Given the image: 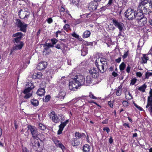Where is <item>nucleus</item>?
<instances>
[{
	"label": "nucleus",
	"mask_w": 152,
	"mask_h": 152,
	"mask_svg": "<svg viewBox=\"0 0 152 152\" xmlns=\"http://www.w3.org/2000/svg\"><path fill=\"white\" fill-rule=\"evenodd\" d=\"M42 74L41 72H38L35 74V75H34L33 76V78L34 79L37 78L40 79L41 78Z\"/></svg>",
	"instance_id": "nucleus-28"
},
{
	"label": "nucleus",
	"mask_w": 152,
	"mask_h": 152,
	"mask_svg": "<svg viewBox=\"0 0 152 152\" xmlns=\"http://www.w3.org/2000/svg\"><path fill=\"white\" fill-rule=\"evenodd\" d=\"M38 125V128L39 129L42 130H44L46 129V127L45 126L42 124L39 123V124Z\"/></svg>",
	"instance_id": "nucleus-31"
},
{
	"label": "nucleus",
	"mask_w": 152,
	"mask_h": 152,
	"mask_svg": "<svg viewBox=\"0 0 152 152\" xmlns=\"http://www.w3.org/2000/svg\"><path fill=\"white\" fill-rule=\"evenodd\" d=\"M51 41L53 45H55L56 43L58 42V40L55 38L51 39Z\"/></svg>",
	"instance_id": "nucleus-37"
},
{
	"label": "nucleus",
	"mask_w": 152,
	"mask_h": 152,
	"mask_svg": "<svg viewBox=\"0 0 152 152\" xmlns=\"http://www.w3.org/2000/svg\"><path fill=\"white\" fill-rule=\"evenodd\" d=\"M23 152H29V151L25 147L23 149Z\"/></svg>",
	"instance_id": "nucleus-64"
},
{
	"label": "nucleus",
	"mask_w": 152,
	"mask_h": 152,
	"mask_svg": "<svg viewBox=\"0 0 152 152\" xmlns=\"http://www.w3.org/2000/svg\"><path fill=\"white\" fill-rule=\"evenodd\" d=\"M108 141L110 144H112L113 143V139H112V137H110V138L109 139Z\"/></svg>",
	"instance_id": "nucleus-63"
},
{
	"label": "nucleus",
	"mask_w": 152,
	"mask_h": 152,
	"mask_svg": "<svg viewBox=\"0 0 152 152\" xmlns=\"http://www.w3.org/2000/svg\"><path fill=\"white\" fill-rule=\"evenodd\" d=\"M136 81L137 79L135 78L132 79L131 80L130 84L134 85L136 83Z\"/></svg>",
	"instance_id": "nucleus-42"
},
{
	"label": "nucleus",
	"mask_w": 152,
	"mask_h": 152,
	"mask_svg": "<svg viewBox=\"0 0 152 152\" xmlns=\"http://www.w3.org/2000/svg\"><path fill=\"white\" fill-rule=\"evenodd\" d=\"M51 45V44L50 43H46L45 44L43 45L44 47H46V46H48L50 48V47Z\"/></svg>",
	"instance_id": "nucleus-56"
},
{
	"label": "nucleus",
	"mask_w": 152,
	"mask_h": 152,
	"mask_svg": "<svg viewBox=\"0 0 152 152\" xmlns=\"http://www.w3.org/2000/svg\"><path fill=\"white\" fill-rule=\"evenodd\" d=\"M65 93L64 92L62 91L61 92L59 93V97L60 98V99H64V96H65Z\"/></svg>",
	"instance_id": "nucleus-32"
},
{
	"label": "nucleus",
	"mask_w": 152,
	"mask_h": 152,
	"mask_svg": "<svg viewBox=\"0 0 152 152\" xmlns=\"http://www.w3.org/2000/svg\"><path fill=\"white\" fill-rule=\"evenodd\" d=\"M34 88V86L31 83H28L26 85L25 89L23 91L25 94L31 91Z\"/></svg>",
	"instance_id": "nucleus-13"
},
{
	"label": "nucleus",
	"mask_w": 152,
	"mask_h": 152,
	"mask_svg": "<svg viewBox=\"0 0 152 152\" xmlns=\"http://www.w3.org/2000/svg\"><path fill=\"white\" fill-rule=\"evenodd\" d=\"M100 65H103L104 64L105 65H107V61H104V59H101L100 60Z\"/></svg>",
	"instance_id": "nucleus-35"
},
{
	"label": "nucleus",
	"mask_w": 152,
	"mask_h": 152,
	"mask_svg": "<svg viewBox=\"0 0 152 152\" xmlns=\"http://www.w3.org/2000/svg\"><path fill=\"white\" fill-rule=\"evenodd\" d=\"M112 21L113 24L115 27L118 28L119 31L124 30V25L123 23L115 19H113Z\"/></svg>",
	"instance_id": "nucleus-11"
},
{
	"label": "nucleus",
	"mask_w": 152,
	"mask_h": 152,
	"mask_svg": "<svg viewBox=\"0 0 152 152\" xmlns=\"http://www.w3.org/2000/svg\"><path fill=\"white\" fill-rule=\"evenodd\" d=\"M75 137L79 139L82 138L83 136H85V134L84 133H80L79 132H77L75 134Z\"/></svg>",
	"instance_id": "nucleus-21"
},
{
	"label": "nucleus",
	"mask_w": 152,
	"mask_h": 152,
	"mask_svg": "<svg viewBox=\"0 0 152 152\" xmlns=\"http://www.w3.org/2000/svg\"><path fill=\"white\" fill-rule=\"evenodd\" d=\"M69 120L68 119L66 120L64 122H61V124L64 126H66V124L69 122Z\"/></svg>",
	"instance_id": "nucleus-44"
},
{
	"label": "nucleus",
	"mask_w": 152,
	"mask_h": 152,
	"mask_svg": "<svg viewBox=\"0 0 152 152\" xmlns=\"http://www.w3.org/2000/svg\"><path fill=\"white\" fill-rule=\"evenodd\" d=\"M72 36L73 37H75L77 38H78L79 37V36L77 34L75 33H73L72 35Z\"/></svg>",
	"instance_id": "nucleus-48"
},
{
	"label": "nucleus",
	"mask_w": 152,
	"mask_h": 152,
	"mask_svg": "<svg viewBox=\"0 0 152 152\" xmlns=\"http://www.w3.org/2000/svg\"><path fill=\"white\" fill-rule=\"evenodd\" d=\"M27 128L28 131L26 133L28 135L29 134L28 132L29 131L32 135L31 138L38 137L37 136L39 134L37 129L36 127L31 125H29L27 126Z\"/></svg>",
	"instance_id": "nucleus-6"
},
{
	"label": "nucleus",
	"mask_w": 152,
	"mask_h": 152,
	"mask_svg": "<svg viewBox=\"0 0 152 152\" xmlns=\"http://www.w3.org/2000/svg\"><path fill=\"white\" fill-rule=\"evenodd\" d=\"M108 104L110 107L113 108V104L112 103L111 101H109L108 102Z\"/></svg>",
	"instance_id": "nucleus-59"
},
{
	"label": "nucleus",
	"mask_w": 152,
	"mask_h": 152,
	"mask_svg": "<svg viewBox=\"0 0 152 152\" xmlns=\"http://www.w3.org/2000/svg\"><path fill=\"white\" fill-rule=\"evenodd\" d=\"M31 95L32 94H26L24 96V98L26 99H27L29 98Z\"/></svg>",
	"instance_id": "nucleus-49"
},
{
	"label": "nucleus",
	"mask_w": 152,
	"mask_h": 152,
	"mask_svg": "<svg viewBox=\"0 0 152 152\" xmlns=\"http://www.w3.org/2000/svg\"><path fill=\"white\" fill-rule=\"evenodd\" d=\"M145 79H148L149 76H152V73L147 72L145 74Z\"/></svg>",
	"instance_id": "nucleus-34"
},
{
	"label": "nucleus",
	"mask_w": 152,
	"mask_h": 152,
	"mask_svg": "<svg viewBox=\"0 0 152 152\" xmlns=\"http://www.w3.org/2000/svg\"><path fill=\"white\" fill-rule=\"evenodd\" d=\"M79 2V0H72V3L76 5L78 4Z\"/></svg>",
	"instance_id": "nucleus-46"
},
{
	"label": "nucleus",
	"mask_w": 152,
	"mask_h": 152,
	"mask_svg": "<svg viewBox=\"0 0 152 152\" xmlns=\"http://www.w3.org/2000/svg\"><path fill=\"white\" fill-rule=\"evenodd\" d=\"M69 28V25L68 24H66L63 27V28L65 30H66Z\"/></svg>",
	"instance_id": "nucleus-45"
},
{
	"label": "nucleus",
	"mask_w": 152,
	"mask_h": 152,
	"mask_svg": "<svg viewBox=\"0 0 152 152\" xmlns=\"http://www.w3.org/2000/svg\"><path fill=\"white\" fill-rule=\"evenodd\" d=\"M141 10L138 9L136 11L134 9L128 8L124 12L125 16L129 20H133L135 18L136 19L137 15L140 12Z\"/></svg>",
	"instance_id": "nucleus-3"
},
{
	"label": "nucleus",
	"mask_w": 152,
	"mask_h": 152,
	"mask_svg": "<svg viewBox=\"0 0 152 152\" xmlns=\"http://www.w3.org/2000/svg\"><path fill=\"white\" fill-rule=\"evenodd\" d=\"M133 104H134V106L137 107L139 110H142V109L140 106L136 104L134 102H133Z\"/></svg>",
	"instance_id": "nucleus-39"
},
{
	"label": "nucleus",
	"mask_w": 152,
	"mask_h": 152,
	"mask_svg": "<svg viewBox=\"0 0 152 152\" xmlns=\"http://www.w3.org/2000/svg\"><path fill=\"white\" fill-rule=\"evenodd\" d=\"M136 20L137 21L138 25L139 26H145L147 22V19L145 16L144 13L142 10L136 16Z\"/></svg>",
	"instance_id": "nucleus-4"
},
{
	"label": "nucleus",
	"mask_w": 152,
	"mask_h": 152,
	"mask_svg": "<svg viewBox=\"0 0 152 152\" xmlns=\"http://www.w3.org/2000/svg\"><path fill=\"white\" fill-rule=\"evenodd\" d=\"M90 146L88 144L85 145L83 147V152H88L90 150Z\"/></svg>",
	"instance_id": "nucleus-20"
},
{
	"label": "nucleus",
	"mask_w": 152,
	"mask_h": 152,
	"mask_svg": "<svg viewBox=\"0 0 152 152\" xmlns=\"http://www.w3.org/2000/svg\"><path fill=\"white\" fill-rule=\"evenodd\" d=\"M63 130H62L61 129H60V128H59V129L57 132V134L58 135H59L61 134L62 133V131Z\"/></svg>",
	"instance_id": "nucleus-61"
},
{
	"label": "nucleus",
	"mask_w": 152,
	"mask_h": 152,
	"mask_svg": "<svg viewBox=\"0 0 152 152\" xmlns=\"http://www.w3.org/2000/svg\"><path fill=\"white\" fill-rule=\"evenodd\" d=\"M121 88L122 86H118L116 89V94L118 96H120L121 94Z\"/></svg>",
	"instance_id": "nucleus-26"
},
{
	"label": "nucleus",
	"mask_w": 152,
	"mask_h": 152,
	"mask_svg": "<svg viewBox=\"0 0 152 152\" xmlns=\"http://www.w3.org/2000/svg\"><path fill=\"white\" fill-rule=\"evenodd\" d=\"M53 21V20L51 18H48L47 20V22L49 23H51Z\"/></svg>",
	"instance_id": "nucleus-57"
},
{
	"label": "nucleus",
	"mask_w": 152,
	"mask_h": 152,
	"mask_svg": "<svg viewBox=\"0 0 152 152\" xmlns=\"http://www.w3.org/2000/svg\"><path fill=\"white\" fill-rule=\"evenodd\" d=\"M129 51L127 52H125L124 55L122 56V57L124 59L126 58L128 55Z\"/></svg>",
	"instance_id": "nucleus-38"
},
{
	"label": "nucleus",
	"mask_w": 152,
	"mask_h": 152,
	"mask_svg": "<svg viewBox=\"0 0 152 152\" xmlns=\"http://www.w3.org/2000/svg\"><path fill=\"white\" fill-rule=\"evenodd\" d=\"M126 67V64L124 62H122L119 66L120 69L121 71L124 70Z\"/></svg>",
	"instance_id": "nucleus-29"
},
{
	"label": "nucleus",
	"mask_w": 152,
	"mask_h": 152,
	"mask_svg": "<svg viewBox=\"0 0 152 152\" xmlns=\"http://www.w3.org/2000/svg\"><path fill=\"white\" fill-rule=\"evenodd\" d=\"M47 62L45 61H42L39 63L37 67V69L41 70L45 69L47 66Z\"/></svg>",
	"instance_id": "nucleus-17"
},
{
	"label": "nucleus",
	"mask_w": 152,
	"mask_h": 152,
	"mask_svg": "<svg viewBox=\"0 0 152 152\" xmlns=\"http://www.w3.org/2000/svg\"><path fill=\"white\" fill-rule=\"evenodd\" d=\"M123 126L126 127V126L128 127L129 128H130V126L129 125V124L128 123H125L123 124Z\"/></svg>",
	"instance_id": "nucleus-58"
},
{
	"label": "nucleus",
	"mask_w": 152,
	"mask_h": 152,
	"mask_svg": "<svg viewBox=\"0 0 152 152\" xmlns=\"http://www.w3.org/2000/svg\"><path fill=\"white\" fill-rule=\"evenodd\" d=\"M24 35L21 32H18L12 35V37H15L14 38V42L16 44V45L13 46L11 50L10 54H12L13 51L21 49L24 45L23 42L21 41Z\"/></svg>",
	"instance_id": "nucleus-2"
},
{
	"label": "nucleus",
	"mask_w": 152,
	"mask_h": 152,
	"mask_svg": "<svg viewBox=\"0 0 152 152\" xmlns=\"http://www.w3.org/2000/svg\"><path fill=\"white\" fill-rule=\"evenodd\" d=\"M112 75L114 77H116L118 76V74L115 72L113 71L112 74Z\"/></svg>",
	"instance_id": "nucleus-54"
},
{
	"label": "nucleus",
	"mask_w": 152,
	"mask_h": 152,
	"mask_svg": "<svg viewBox=\"0 0 152 152\" xmlns=\"http://www.w3.org/2000/svg\"><path fill=\"white\" fill-rule=\"evenodd\" d=\"M14 124L15 128V129H17L18 127V124L17 121H14Z\"/></svg>",
	"instance_id": "nucleus-50"
},
{
	"label": "nucleus",
	"mask_w": 152,
	"mask_h": 152,
	"mask_svg": "<svg viewBox=\"0 0 152 152\" xmlns=\"http://www.w3.org/2000/svg\"><path fill=\"white\" fill-rule=\"evenodd\" d=\"M31 104L34 106H37L39 104L38 100L35 99H32L31 101Z\"/></svg>",
	"instance_id": "nucleus-24"
},
{
	"label": "nucleus",
	"mask_w": 152,
	"mask_h": 152,
	"mask_svg": "<svg viewBox=\"0 0 152 152\" xmlns=\"http://www.w3.org/2000/svg\"><path fill=\"white\" fill-rule=\"evenodd\" d=\"M151 5V0H140L138 8L140 9H142L144 6L150 7V6H152Z\"/></svg>",
	"instance_id": "nucleus-10"
},
{
	"label": "nucleus",
	"mask_w": 152,
	"mask_h": 152,
	"mask_svg": "<svg viewBox=\"0 0 152 152\" xmlns=\"http://www.w3.org/2000/svg\"><path fill=\"white\" fill-rule=\"evenodd\" d=\"M79 139L77 138H74L73 139L72 141V144L74 146H76L80 144V142L79 140Z\"/></svg>",
	"instance_id": "nucleus-19"
},
{
	"label": "nucleus",
	"mask_w": 152,
	"mask_h": 152,
	"mask_svg": "<svg viewBox=\"0 0 152 152\" xmlns=\"http://www.w3.org/2000/svg\"><path fill=\"white\" fill-rule=\"evenodd\" d=\"M62 36H63L64 37H62L60 39V40L61 41H63L64 42H66V37L64 35H63Z\"/></svg>",
	"instance_id": "nucleus-41"
},
{
	"label": "nucleus",
	"mask_w": 152,
	"mask_h": 152,
	"mask_svg": "<svg viewBox=\"0 0 152 152\" xmlns=\"http://www.w3.org/2000/svg\"><path fill=\"white\" fill-rule=\"evenodd\" d=\"M81 55L83 56H85L86 53H87V51H85L84 49H83L81 50Z\"/></svg>",
	"instance_id": "nucleus-43"
},
{
	"label": "nucleus",
	"mask_w": 152,
	"mask_h": 152,
	"mask_svg": "<svg viewBox=\"0 0 152 152\" xmlns=\"http://www.w3.org/2000/svg\"><path fill=\"white\" fill-rule=\"evenodd\" d=\"M85 83V78L82 75H76L74 78L70 80L69 88L71 90L75 91L79 86L83 85Z\"/></svg>",
	"instance_id": "nucleus-1"
},
{
	"label": "nucleus",
	"mask_w": 152,
	"mask_h": 152,
	"mask_svg": "<svg viewBox=\"0 0 152 152\" xmlns=\"http://www.w3.org/2000/svg\"><path fill=\"white\" fill-rule=\"evenodd\" d=\"M49 116L50 118L51 119L53 122L56 123L59 121L62 122L65 120L64 116L62 114H59L57 115L56 114L55 112L53 111L50 114Z\"/></svg>",
	"instance_id": "nucleus-5"
},
{
	"label": "nucleus",
	"mask_w": 152,
	"mask_h": 152,
	"mask_svg": "<svg viewBox=\"0 0 152 152\" xmlns=\"http://www.w3.org/2000/svg\"><path fill=\"white\" fill-rule=\"evenodd\" d=\"M37 138L38 137H35L33 138H31V145L34 148V149H35L36 151L38 150V149L39 148L40 146V142L39 141H40V142H41V140L40 139L38 140Z\"/></svg>",
	"instance_id": "nucleus-9"
},
{
	"label": "nucleus",
	"mask_w": 152,
	"mask_h": 152,
	"mask_svg": "<svg viewBox=\"0 0 152 152\" xmlns=\"http://www.w3.org/2000/svg\"><path fill=\"white\" fill-rule=\"evenodd\" d=\"M98 6L97 3L94 1L91 2L89 3L88 9L90 11L92 12L97 9Z\"/></svg>",
	"instance_id": "nucleus-15"
},
{
	"label": "nucleus",
	"mask_w": 152,
	"mask_h": 152,
	"mask_svg": "<svg viewBox=\"0 0 152 152\" xmlns=\"http://www.w3.org/2000/svg\"><path fill=\"white\" fill-rule=\"evenodd\" d=\"M107 65H105L104 64L103 65H100V66H101V69H100V70H99L100 72L103 73H104L106 70V69H105L104 67H106L107 66Z\"/></svg>",
	"instance_id": "nucleus-25"
},
{
	"label": "nucleus",
	"mask_w": 152,
	"mask_h": 152,
	"mask_svg": "<svg viewBox=\"0 0 152 152\" xmlns=\"http://www.w3.org/2000/svg\"><path fill=\"white\" fill-rule=\"evenodd\" d=\"M130 71V67L129 65H128L127 66V67L126 69V72L129 73Z\"/></svg>",
	"instance_id": "nucleus-51"
},
{
	"label": "nucleus",
	"mask_w": 152,
	"mask_h": 152,
	"mask_svg": "<svg viewBox=\"0 0 152 152\" xmlns=\"http://www.w3.org/2000/svg\"><path fill=\"white\" fill-rule=\"evenodd\" d=\"M52 140L57 146L61 148L62 150L65 149V148L63 144L59 140H57L55 137L53 138Z\"/></svg>",
	"instance_id": "nucleus-16"
},
{
	"label": "nucleus",
	"mask_w": 152,
	"mask_h": 152,
	"mask_svg": "<svg viewBox=\"0 0 152 152\" xmlns=\"http://www.w3.org/2000/svg\"><path fill=\"white\" fill-rule=\"evenodd\" d=\"M122 102L123 106L125 107L127 106H129V103L126 101H122Z\"/></svg>",
	"instance_id": "nucleus-36"
},
{
	"label": "nucleus",
	"mask_w": 152,
	"mask_h": 152,
	"mask_svg": "<svg viewBox=\"0 0 152 152\" xmlns=\"http://www.w3.org/2000/svg\"><path fill=\"white\" fill-rule=\"evenodd\" d=\"M121 60V57H120L118 59H116L115 60V61L118 63H119V62H120Z\"/></svg>",
	"instance_id": "nucleus-60"
},
{
	"label": "nucleus",
	"mask_w": 152,
	"mask_h": 152,
	"mask_svg": "<svg viewBox=\"0 0 152 152\" xmlns=\"http://www.w3.org/2000/svg\"><path fill=\"white\" fill-rule=\"evenodd\" d=\"M89 72L92 77L94 78H96L99 75V70L93 67L90 69Z\"/></svg>",
	"instance_id": "nucleus-14"
},
{
	"label": "nucleus",
	"mask_w": 152,
	"mask_h": 152,
	"mask_svg": "<svg viewBox=\"0 0 152 152\" xmlns=\"http://www.w3.org/2000/svg\"><path fill=\"white\" fill-rule=\"evenodd\" d=\"M147 86L145 84L138 88V90L142 92H145Z\"/></svg>",
	"instance_id": "nucleus-27"
},
{
	"label": "nucleus",
	"mask_w": 152,
	"mask_h": 152,
	"mask_svg": "<svg viewBox=\"0 0 152 152\" xmlns=\"http://www.w3.org/2000/svg\"><path fill=\"white\" fill-rule=\"evenodd\" d=\"M89 96L90 98L94 99H97V98L94 96V95L91 92L90 93Z\"/></svg>",
	"instance_id": "nucleus-40"
},
{
	"label": "nucleus",
	"mask_w": 152,
	"mask_h": 152,
	"mask_svg": "<svg viewBox=\"0 0 152 152\" xmlns=\"http://www.w3.org/2000/svg\"><path fill=\"white\" fill-rule=\"evenodd\" d=\"M150 96L148 97L147 104L146 108L152 116V89L149 92Z\"/></svg>",
	"instance_id": "nucleus-8"
},
{
	"label": "nucleus",
	"mask_w": 152,
	"mask_h": 152,
	"mask_svg": "<svg viewBox=\"0 0 152 152\" xmlns=\"http://www.w3.org/2000/svg\"><path fill=\"white\" fill-rule=\"evenodd\" d=\"M149 8H150V7H146L145 6H144L142 7V9H140L139 8L138 9L141 10L142 11H144V12L145 13V12H147Z\"/></svg>",
	"instance_id": "nucleus-33"
},
{
	"label": "nucleus",
	"mask_w": 152,
	"mask_h": 152,
	"mask_svg": "<svg viewBox=\"0 0 152 152\" xmlns=\"http://www.w3.org/2000/svg\"><path fill=\"white\" fill-rule=\"evenodd\" d=\"M97 60H96L95 61V64L98 69L100 70L99 66H100V64H98V63L97 62Z\"/></svg>",
	"instance_id": "nucleus-53"
},
{
	"label": "nucleus",
	"mask_w": 152,
	"mask_h": 152,
	"mask_svg": "<svg viewBox=\"0 0 152 152\" xmlns=\"http://www.w3.org/2000/svg\"><path fill=\"white\" fill-rule=\"evenodd\" d=\"M59 128L60 129H61L62 130H63L64 128L65 127L62 124H61L59 126H58Z\"/></svg>",
	"instance_id": "nucleus-62"
},
{
	"label": "nucleus",
	"mask_w": 152,
	"mask_h": 152,
	"mask_svg": "<svg viewBox=\"0 0 152 152\" xmlns=\"http://www.w3.org/2000/svg\"><path fill=\"white\" fill-rule=\"evenodd\" d=\"M113 2V0H109L108 3L107 4V7L109 6H110L112 4Z\"/></svg>",
	"instance_id": "nucleus-52"
},
{
	"label": "nucleus",
	"mask_w": 152,
	"mask_h": 152,
	"mask_svg": "<svg viewBox=\"0 0 152 152\" xmlns=\"http://www.w3.org/2000/svg\"><path fill=\"white\" fill-rule=\"evenodd\" d=\"M92 79L90 76H87L86 77V80L85 79V83L84 85L88 86L92 83Z\"/></svg>",
	"instance_id": "nucleus-18"
},
{
	"label": "nucleus",
	"mask_w": 152,
	"mask_h": 152,
	"mask_svg": "<svg viewBox=\"0 0 152 152\" xmlns=\"http://www.w3.org/2000/svg\"><path fill=\"white\" fill-rule=\"evenodd\" d=\"M46 87V84L45 82L44 83H42L40 85V88L38 90L37 92V94L39 96H42L44 95L45 92V88Z\"/></svg>",
	"instance_id": "nucleus-12"
},
{
	"label": "nucleus",
	"mask_w": 152,
	"mask_h": 152,
	"mask_svg": "<svg viewBox=\"0 0 152 152\" xmlns=\"http://www.w3.org/2000/svg\"><path fill=\"white\" fill-rule=\"evenodd\" d=\"M142 63L145 64L147 63V60H148L149 58L146 55L143 54V57H142Z\"/></svg>",
	"instance_id": "nucleus-23"
},
{
	"label": "nucleus",
	"mask_w": 152,
	"mask_h": 152,
	"mask_svg": "<svg viewBox=\"0 0 152 152\" xmlns=\"http://www.w3.org/2000/svg\"><path fill=\"white\" fill-rule=\"evenodd\" d=\"M51 96L50 95H46L45 97V99H43V100L44 102H48L50 99Z\"/></svg>",
	"instance_id": "nucleus-30"
},
{
	"label": "nucleus",
	"mask_w": 152,
	"mask_h": 152,
	"mask_svg": "<svg viewBox=\"0 0 152 152\" xmlns=\"http://www.w3.org/2000/svg\"><path fill=\"white\" fill-rule=\"evenodd\" d=\"M103 130L104 131H106L107 134H108L109 132L110 131V129L108 127H105L103 129Z\"/></svg>",
	"instance_id": "nucleus-47"
},
{
	"label": "nucleus",
	"mask_w": 152,
	"mask_h": 152,
	"mask_svg": "<svg viewBox=\"0 0 152 152\" xmlns=\"http://www.w3.org/2000/svg\"><path fill=\"white\" fill-rule=\"evenodd\" d=\"M136 75L137 76L139 77H141L142 75L141 73L140 72H137L136 73Z\"/></svg>",
	"instance_id": "nucleus-55"
},
{
	"label": "nucleus",
	"mask_w": 152,
	"mask_h": 152,
	"mask_svg": "<svg viewBox=\"0 0 152 152\" xmlns=\"http://www.w3.org/2000/svg\"><path fill=\"white\" fill-rule=\"evenodd\" d=\"M16 26L18 28H20V30L26 33L28 25L24 22H22L19 19H16Z\"/></svg>",
	"instance_id": "nucleus-7"
},
{
	"label": "nucleus",
	"mask_w": 152,
	"mask_h": 152,
	"mask_svg": "<svg viewBox=\"0 0 152 152\" xmlns=\"http://www.w3.org/2000/svg\"><path fill=\"white\" fill-rule=\"evenodd\" d=\"M90 31L88 30L85 31L83 33V38H86L89 37L91 34Z\"/></svg>",
	"instance_id": "nucleus-22"
}]
</instances>
